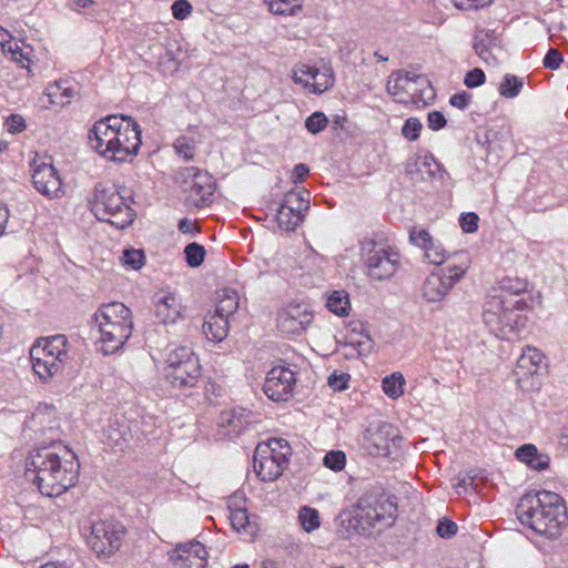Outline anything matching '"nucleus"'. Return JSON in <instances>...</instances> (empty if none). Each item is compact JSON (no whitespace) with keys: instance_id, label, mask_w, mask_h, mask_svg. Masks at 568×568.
I'll use <instances>...</instances> for the list:
<instances>
[{"instance_id":"obj_60","label":"nucleus","mask_w":568,"mask_h":568,"mask_svg":"<svg viewBox=\"0 0 568 568\" xmlns=\"http://www.w3.org/2000/svg\"><path fill=\"white\" fill-rule=\"evenodd\" d=\"M8 219H9L8 209L6 206H0V233L4 232Z\"/></svg>"},{"instance_id":"obj_61","label":"nucleus","mask_w":568,"mask_h":568,"mask_svg":"<svg viewBox=\"0 0 568 568\" xmlns=\"http://www.w3.org/2000/svg\"><path fill=\"white\" fill-rule=\"evenodd\" d=\"M10 38V34L7 30L0 27V47L6 48V42Z\"/></svg>"},{"instance_id":"obj_49","label":"nucleus","mask_w":568,"mask_h":568,"mask_svg":"<svg viewBox=\"0 0 568 568\" xmlns=\"http://www.w3.org/2000/svg\"><path fill=\"white\" fill-rule=\"evenodd\" d=\"M349 375L343 372H334L328 377V385L334 390H344L348 386Z\"/></svg>"},{"instance_id":"obj_1","label":"nucleus","mask_w":568,"mask_h":568,"mask_svg":"<svg viewBox=\"0 0 568 568\" xmlns=\"http://www.w3.org/2000/svg\"><path fill=\"white\" fill-rule=\"evenodd\" d=\"M80 464L61 442L37 445L26 458V476L43 496L58 497L75 485Z\"/></svg>"},{"instance_id":"obj_39","label":"nucleus","mask_w":568,"mask_h":568,"mask_svg":"<svg viewBox=\"0 0 568 568\" xmlns=\"http://www.w3.org/2000/svg\"><path fill=\"white\" fill-rule=\"evenodd\" d=\"M523 85L521 79L514 74H506L499 84L498 92L505 98L513 99L519 94Z\"/></svg>"},{"instance_id":"obj_6","label":"nucleus","mask_w":568,"mask_h":568,"mask_svg":"<svg viewBox=\"0 0 568 568\" xmlns=\"http://www.w3.org/2000/svg\"><path fill=\"white\" fill-rule=\"evenodd\" d=\"M94 216L116 229H125L133 220V210L125 203L114 185L98 184L89 200Z\"/></svg>"},{"instance_id":"obj_42","label":"nucleus","mask_w":568,"mask_h":568,"mask_svg":"<svg viewBox=\"0 0 568 568\" xmlns=\"http://www.w3.org/2000/svg\"><path fill=\"white\" fill-rule=\"evenodd\" d=\"M184 254L190 267H199L203 263L206 252L204 246L191 243L185 246Z\"/></svg>"},{"instance_id":"obj_53","label":"nucleus","mask_w":568,"mask_h":568,"mask_svg":"<svg viewBox=\"0 0 568 568\" xmlns=\"http://www.w3.org/2000/svg\"><path fill=\"white\" fill-rule=\"evenodd\" d=\"M485 73L481 69L475 68L465 75L464 83L468 88H476L485 82Z\"/></svg>"},{"instance_id":"obj_41","label":"nucleus","mask_w":568,"mask_h":568,"mask_svg":"<svg viewBox=\"0 0 568 568\" xmlns=\"http://www.w3.org/2000/svg\"><path fill=\"white\" fill-rule=\"evenodd\" d=\"M298 520L306 532L316 530L321 525L318 511L310 507L301 508L298 513Z\"/></svg>"},{"instance_id":"obj_45","label":"nucleus","mask_w":568,"mask_h":568,"mask_svg":"<svg viewBox=\"0 0 568 568\" xmlns=\"http://www.w3.org/2000/svg\"><path fill=\"white\" fill-rule=\"evenodd\" d=\"M422 128L423 125L418 119L409 118L402 128V134L409 141H416L420 135Z\"/></svg>"},{"instance_id":"obj_56","label":"nucleus","mask_w":568,"mask_h":568,"mask_svg":"<svg viewBox=\"0 0 568 568\" xmlns=\"http://www.w3.org/2000/svg\"><path fill=\"white\" fill-rule=\"evenodd\" d=\"M458 9H478L489 4L493 0H452Z\"/></svg>"},{"instance_id":"obj_15","label":"nucleus","mask_w":568,"mask_h":568,"mask_svg":"<svg viewBox=\"0 0 568 568\" xmlns=\"http://www.w3.org/2000/svg\"><path fill=\"white\" fill-rule=\"evenodd\" d=\"M141 145V131L132 119L122 118V124L118 125L115 139L112 142L105 159L115 162H124L134 156Z\"/></svg>"},{"instance_id":"obj_54","label":"nucleus","mask_w":568,"mask_h":568,"mask_svg":"<svg viewBox=\"0 0 568 568\" xmlns=\"http://www.w3.org/2000/svg\"><path fill=\"white\" fill-rule=\"evenodd\" d=\"M458 527L454 521L442 520L438 523L436 531L442 538H450L457 534Z\"/></svg>"},{"instance_id":"obj_5","label":"nucleus","mask_w":568,"mask_h":568,"mask_svg":"<svg viewBox=\"0 0 568 568\" xmlns=\"http://www.w3.org/2000/svg\"><path fill=\"white\" fill-rule=\"evenodd\" d=\"M69 348V341L63 334L39 338L30 348L33 373L42 382H50L67 365Z\"/></svg>"},{"instance_id":"obj_10","label":"nucleus","mask_w":568,"mask_h":568,"mask_svg":"<svg viewBox=\"0 0 568 568\" xmlns=\"http://www.w3.org/2000/svg\"><path fill=\"white\" fill-rule=\"evenodd\" d=\"M396 513V506L385 496L364 494L354 510L353 527L366 531L376 524L389 525Z\"/></svg>"},{"instance_id":"obj_27","label":"nucleus","mask_w":568,"mask_h":568,"mask_svg":"<svg viewBox=\"0 0 568 568\" xmlns=\"http://www.w3.org/2000/svg\"><path fill=\"white\" fill-rule=\"evenodd\" d=\"M227 507L230 509V521L232 528L244 535H252L254 528L250 521L247 509L245 507V495L243 491H235L227 499Z\"/></svg>"},{"instance_id":"obj_59","label":"nucleus","mask_w":568,"mask_h":568,"mask_svg":"<svg viewBox=\"0 0 568 568\" xmlns=\"http://www.w3.org/2000/svg\"><path fill=\"white\" fill-rule=\"evenodd\" d=\"M179 230L184 234H192V235H194L199 231V229L195 226V224L187 219H182L179 222Z\"/></svg>"},{"instance_id":"obj_34","label":"nucleus","mask_w":568,"mask_h":568,"mask_svg":"<svg viewBox=\"0 0 568 568\" xmlns=\"http://www.w3.org/2000/svg\"><path fill=\"white\" fill-rule=\"evenodd\" d=\"M2 52L10 55V59L18 63L21 68H29L32 48L23 42H18L11 37L6 42Z\"/></svg>"},{"instance_id":"obj_46","label":"nucleus","mask_w":568,"mask_h":568,"mask_svg":"<svg viewBox=\"0 0 568 568\" xmlns=\"http://www.w3.org/2000/svg\"><path fill=\"white\" fill-rule=\"evenodd\" d=\"M4 126L10 134H19L27 128L26 120L20 114H11L4 121Z\"/></svg>"},{"instance_id":"obj_16","label":"nucleus","mask_w":568,"mask_h":568,"mask_svg":"<svg viewBox=\"0 0 568 568\" xmlns=\"http://www.w3.org/2000/svg\"><path fill=\"white\" fill-rule=\"evenodd\" d=\"M292 79L301 84L308 93L322 94L334 85L335 78L331 65L321 67L297 64L292 70Z\"/></svg>"},{"instance_id":"obj_40","label":"nucleus","mask_w":568,"mask_h":568,"mask_svg":"<svg viewBox=\"0 0 568 568\" xmlns=\"http://www.w3.org/2000/svg\"><path fill=\"white\" fill-rule=\"evenodd\" d=\"M121 264L134 271L140 270L145 263V255L142 250L126 248L121 256Z\"/></svg>"},{"instance_id":"obj_32","label":"nucleus","mask_w":568,"mask_h":568,"mask_svg":"<svg viewBox=\"0 0 568 568\" xmlns=\"http://www.w3.org/2000/svg\"><path fill=\"white\" fill-rule=\"evenodd\" d=\"M516 457L536 470H542L549 465V457L538 453V449L532 444H526L518 447L515 452Z\"/></svg>"},{"instance_id":"obj_8","label":"nucleus","mask_w":568,"mask_h":568,"mask_svg":"<svg viewBox=\"0 0 568 568\" xmlns=\"http://www.w3.org/2000/svg\"><path fill=\"white\" fill-rule=\"evenodd\" d=\"M290 456L291 446L285 439L272 438L260 443L254 453V470L261 480L274 481L283 474Z\"/></svg>"},{"instance_id":"obj_7","label":"nucleus","mask_w":568,"mask_h":568,"mask_svg":"<svg viewBox=\"0 0 568 568\" xmlns=\"http://www.w3.org/2000/svg\"><path fill=\"white\" fill-rule=\"evenodd\" d=\"M469 257L455 258L450 265L430 272L422 283L420 296L428 304L442 303L467 274Z\"/></svg>"},{"instance_id":"obj_51","label":"nucleus","mask_w":568,"mask_h":568,"mask_svg":"<svg viewBox=\"0 0 568 568\" xmlns=\"http://www.w3.org/2000/svg\"><path fill=\"white\" fill-rule=\"evenodd\" d=\"M191 11L192 6L187 0H176L172 4V14L178 20H184Z\"/></svg>"},{"instance_id":"obj_64","label":"nucleus","mask_w":568,"mask_h":568,"mask_svg":"<svg viewBox=\"0 0 568 568\" xmlns=\"http://www.w3.org/2000/svg\"><path fill=\"white\" fill-rule=\"evenodd\" d=\"M312 263H315L318 260H322V256H320L313 248H310L308 255L306 257Z\"/></svg>"},{"instance_id":"obj_9","label":"nucleus","mask_w":568,"mask_h":568,"mask_svg":"<svg viewBox=\"0 0 568 568\" xmlns=\"http://www.w3.org/2000/svg\"><path fill=\"white\" fill-rule=\"evenodd\" d=\"M386 90L398 103L426 104L434 98L429 81L412 72L392 73L387 80Z\"/></svg>"},{"instance_id":"obj_18","label":"nucleus","mask_w":568,"mask_h":568,"mask_svg":"<svg viewBox=\"0 0 568 568\" xmlns=\"http://www.w3.org/2000/svg\"><path fill=\"white\" fill-rule=\"evenodd\" d=\"M544 355L535 347L527 346L514 368L516 383L523 390H534L539 387V371Z\"/></svg>"},{"instance_id":"obj_48","label":"nucleus","mask_w":568,"mask_h":568,"mask_svg":"<svg viewBox=\"0 0 568 568\" xmlns=\"http://www.w3.org/2000/svg\"><path fill=\"white\" fill-rule=\"evenodd\" d=\"M479 217L474 212L463 213L459 217V225L465 233H475L478 230Z\"/></svg>"},{"instance_id":"obj_13","label":"nucleus","mask_w":568,"mask_h":568,"mask_svg":"<svg viewBox=\"0 0 568 568\" xmlns=\"http://www.w3.org/2000/svg\"><path fill=\"white\" fill-rule=\"evenodd\" d=\"M310 192L292 191L285 194L276 214L278 227L285 232H294L305 219L310 209Z\"/></svg>"},{"instance_id":"obj_52","label":"nucleus","mask_w":568,"mask_h":568,"mask_svg":"<svg viewBox=\"0 0 568 568\" xmlns=\"http://www.w3.org/2000/svg\"><path fill=\"white\" fill-rule=\"evenodd\" d=\"M564 61L562 54L557 49H550L544 58V67L557 70Z\"/></svg>"},{"instance_id":"obj_31","label":"nucleus","mask_w":568,"mask_h":568,"mask_svg":"<svg viewBox=\"0 0 568 568\" xmlns=\"http://www.w3.org/2000/svg\"><path fill=\"white\" fill-rule=\"evenodd\" d=\"M44 95L49 102L45 108L65 106L74 97V90L67 85V81H55L47 87Z\"/></svg>"},{"instance_id":"obj_25","label":"nucleus","mask_w":568,"mask_h":568,"mask_svg":"<svg viewBox=\"0 0 568 568\" xmlns=\"http://www.w3.org/2000/svg\"><path fill=\"white\" fill-rule=\"evenodd\" d=\"M122 124V118L108 116L94 123L89 133L90 146L100 155L105 158L109 149L115 139L118 125Z\"/></svg>"},{"instance_id":"obj_43","label":"nucleus","mask_w":568,"mask_h":568,"mask_svg":"<svg viewBox=\"0 0 568 568\" xmlns=\"http://www.w3.org/2000/svg\"><path fill=\"white\" fill-rule=\"evenodd\" d=\"M323 464L331 470L341 471L345 467L346 455L342 450H331L324 456Z\"/></svg>"},{"instance_id":"obj_14","label":"nucleus","mask_w":568,"mask_h":568,"mask_svg":"<svg viewBox=\"0 0 568 568\" xmlns=\"http://www.w3.org/2000/svg\"><path fill=\"white\" fill-rule=\"evenodd\" d=\"M123 535L124 528L121 524L99 520L92 525L88 544L99 557H110L119 550Z\"/></svg>"},{"instance_id":"obj_4","label":"nucleus","mask_w":568,"mask_h":568,"mask_svg":"<svg viewBox=\"0 0 568 568\" xmlns=\"http://www.w3.org/2000/svg\"><path fill=\"white\" fill-rule=\"evenodd\" d=\"M99 327L98 345L104 355L122 349L133 329L132 312L123 303L102 305L94 314Z\"/></svg>"},{"instance_id":"obj_20","label":"nucleus","mask_w":568,"mask_h":568,"mask_svg":"<svg viewBox=\"0 0 568 568\" xmlns=\"http://www.w3.org/2000/svg\"><path fill=\"white\" fill-rule=\"evenodd\" d=\"M32 181L34 187L49 199H60L64 194L61 179L55 168L45 159H34L32 164Z\"/></svg>"},{"instance_id":"obj_30","label":"nucleus","mask_w":568,"mask_h":568,"mask_svg":"<svg viewBox=\"0 0 568 568\" xmlns=\"http://www.w3.org/2000/svg\"><path fill=\"white\" fill-rule=\"evenodd\" d=\"M346 344L353 347L359 356L368 355L374 346V341L362 324H356L346 334Z\"/></svg>"},{"instance_id":"obj_33","label":"nucleus","mask_w":568,"mask_h":568,"mask_svg":"<svg viewBox=\"0 0 568 568\" xmlns=\"http://www.w3.org/2000/svg\"><path fill=\"white\" fill-rule=\"evenodd\" d=\"M229 331V320L215 313L209 314L203 323V332L211 341L221 342Z\"/></svg>"},{"instance_id":"obj_57","label":"nucleus","mask_w":568,"mask_h":568,"mask_svg":"<svg viewBox=\"0 0 568 568\" xmlns=\"http://www.w3.org/2000/svg\"><path fill=\"white\" fill-rule=\"evenodd\" d=\"M450 104L459 110H464L470 102V94L467 92L456 93L450 97Z\"/></svg>"},{"instance_id":"obj_21","label":"nucleus","mask_w":568,"mask_h":568,"mask_svg":"<svg viewBox=\"0 0 568 568\" xmlns=\"http://www.w3.org/2000/svg\"><path fill=\"white\" fill-rule=\"evenodd\" d=\"M313 322V313L307 306L298 303H290L277 316V327L285 334L300 335L307 329Z\"/></svg>"},{"instance_id":"obj_50","label":"nucleus","mask_w":568,"mask_h":568,"mask_svg":"<svg viewBox=\"0 0 568 568\" xmlns=\"http://www.w3.org/2000/svg\"><path fill=\"white\" fill-rule=\"evenodd\" d=\"M32 420L36 424L43 425L45 422H53L55 424V409L53 407L45 406L39 408L32 416Z\"/></svg>"},{"instance_id":"obj_22","label":"nucleus","mask_w":568,"mask_h":568,"mask_svg":"<svg viewBox=\"0 0 568 568\" xmlns=\"http://www.w3.org/2000/svg\"><path fill=\"white\" fill-rule=\"evenodd\" d=\"M295 376L284 366L273 367L265 378L264 393L274 402H286L293 393Z\"/></svg>"},{"instance_id":"obj_28","label":"nucleus","mask_w":568,"mask_h":568,"mask_svg":"<svg viewBox=\"0 0 568 568\" xmlns=\"http://www.w3.org/2000/svg\"><path fill=\"white\" fill-rule=\"evenodd\" d=\"M183 307L180 300L170 292H162L155 297V315L164 325H173L182 317Z\"/></svg>"},{"instance_id":"obj_26","label":"nucleus","mask_w":568,"mask_h":568,"mask_svg":"<svg viewBox=\"0 0 568 568\" xmlns=\"http://www.w3.org/2000/svg\"><path fill=\"white\" fill-rule=\"evenodd\" d=\"M407 173L414 181H432L443 180L446 172L432 154H425L408 163Z\"/></svg>"},{"instance_id":"obj_62","label":"nucleus","mask_w":568,"mask_h":568,"mask_svg":"<svg viewBox=\"0 0 568 568\" xmlns=\"http://www.w3.org/2000/svg\"><path fill=\"white\" fill-rule=\"evenodd\" d=\"M41 568H70L63 562H47Z\"/></svg>"},{"instance_id":"obj_23","label":"nucleus","mask_w":568,"mask_h":568,"mask_svg":"<svg viewBox=\"0 0 568 568\" xmlns=\"http://www.w3.org/2000/svg\"><path fill=\"white\" fill-rule=\"evenodd\" d=\"M172 568H206L207 551L199 541L179 544L169 552Z\"/></svg>"},{"instance_id":"obj_24","label":"nucleus","mask_w":568,"mask_h":568,"mask_svg":"<svg viewBox=\"0 0 568 568\" xmlns=\"http://www.w3.org/2000/svg\"><path fill=\"white\" fill-rule=\"evenodd\" d=\"M367 440L372 444V454L377 456L390 457L398 448L403 438L398 430L388 423H381L376 428L368 430Z\"/></svg>"},{"instance_id":"obj_11","label":"nucleus","mask_w":568,"mask_h":568,"mask_svg":"<svg viewBox=\"0 0 568 568\" xmlns=\"http://www.w3.org/2000/svg\"><path fill=\"white\" fill-rule=\"evenodd\" d=\"M200 369L199 359L189 347H178L168 355L165 377L175 387L195 385Z\"/></svg>"},{"instance_id":"obj_12","label":"nucleus","mask_w":568,"mask_h":568,"mask_svg":"<svg viewBox=\"0 0 568 568\" xmlns=\"http://www.w3.org/2000/svg\"><path fill=\"white\" fill-rule=\"evenodd\" d=\"M363 260L368 275L374 280L389 278L399 264L398 254L390 248L374 242L363 245Z\"/></svg>"},{"instance_id":"obj_37","label":"nucleus","mask_w":568,"mask_h":568,"mask_svg":"<svg viewBox=\"0 0 568 568\" xmlns=\"http://www.w3.org/2000/svg\"><path fill=\"white\" fill-rule=\"evenodd\" d=\"M239 308V295L235 291L223 290L221 298L217 303L215 314L229 320Z\"/></svg>"},{"instance_id":"obj_63","label":"nucleus","mask_w":568,"mask_h":568,"mask_svg":"<svg viewBox=\"0 0 568 568\" xmlns=\"http://www.w3.org/2000/svg\"><path fill=\"white\" fill-rule=\"evenodd\" d=\"M73 2L80 8H87L93 4L95 0H73Z\"/></svg>"},{"instance_id":"obj_47","label":"nucleus","mask_w":568,"mask_h":568,"mask_svg":"<svg viewBox=\"0 0 568 568\" xmlns=\"http://www.w3.org/2000/svg\"><path fill=\"white\" fill-rule=\"evenodd\" d=\"M174 149L175 152L186 161L192 160L194 156L195 148L184 136L176 139Z\"/></svg>"},{"instance_id":"obj_55","label":"nucleus","mask_w":568,"mask_h":568,"mask_svg":"<svg viewBox=\"0 0 568 568\" xmlns=\"http://www.w3.org/2000/svg\"><path fill=\"white\" fill-rule=\"evenodd\" d=\"M428 128L433 131L440 130L446 124L444 114L439 111H432L427 116Z\"/></svg>"},{"instance_id":"obj_17","label":"nucleus","mask_w":568,"mask_h":568,"mask_svg":"<svg viewBox=\"0 0 568 568\" xmlns=\"http://www.w3.org/2000/svg\"><path fill=\"white\" fill-rule=\"evenodd\" d=\"M409 239L414 245L424 251L425 258L433 265H450L455 258L468 257L463 252H448L443 244L433 239L429 232L425 229L414 227L409 232Z\"/></svg>"},{"instance_id":"obj_29","label":"nucleus","mask_w":568,"mask_h":568,"mask_svg":"<svg viewBox=\"0 0 568 568\" xmlns=\"http://www.w3.org/2000/svg\"><path fill=\"white\" fill-rule=\"evenodd\" d=\"M475 51L478 57L487 64H498V52H500V41L488 31H479L476 36Z\"/></svg>"},{"instance_id":"obj_58","label":"nucleus","mask_w":568,"mask_h":568,"mask_svg":"<svg viewBox=\"0 0 568 568\" xmlns=\"http://www.w3.org/2000/svg\"><path fill=\"white\" fill-rule=\"evenodd\" d=\"M308 172L310 170L305 164H297L292 172L294 183L303 182L308 175Z\"/></svg>"},{"instance_id":"obj_38","label":"nucleus","mask_w":568,"mask_h":568,"mask_svg":"<svg viewBox=\"0 0 568 568\" xmlns=\"http://www.w3.org/2000/svg\"><path fill=\"white\" fill-rule=\"evenodd\" d=\"M274 14L293 16L302 9L301 0H264Z\"/></svg>"},{"instance_id":"obj_35","label":"nucleus","mask_w":568,"mask_h":568,"mask_svg":"<svg viewBox=\"0 0 568 568\" xmlns=\"http://www.w3.org/2000/svg\"><path fill=\"white\" fill-rule=\"evenodd\" d=\"M326 307L328 308L329 312L334 313L337 316H347L351 311V301L348 293L345 291L332 292L327 297Z\"/></svg>"},{"instance_id":"obj_44","label":"nucleus","mask_w":568,"mask_h":568,"mask_svg":"<svg viewBox=\"0 0 568 568\" xmlns=\"http://www.w3.org/2000/svg\"><path fill=\"white\" fill-rule=\"evenodd\" d=\"M328 123L327 116L323 112H314L305 121V128L312 134L322 132Z\"/></svg>"},{"instance_id":"obj_3","label":"nucleus","mask_w":568,"mask_h":568,"mask_svg":"<svg viewBox=\"0 0 568 568\" xmlns=\"http://www.w3.org/2000/svg\"><path fill=\"white\" fill-rule=\"evenodd\" d=\"M520 523L540 535L555 537L566 521V508L558 494H526L517 505Z\"/></svg>"},{"instance_id":"obj_19","label":"nucleus","mask_w":568,"mask_h":568,"mask_svg":"<svg viewBox=\"0 0 568 568\" xmlns=\"http://www.w3.org/2000/svg\"><path fill=\"white\" fill-rule=\"evenodd\" d=\"M182 178L184 191L191 204L202 206L211 200L215 191V181L209 172L197 168H186L182 172Z\"/></svg>"},{"instance_id":"obj_2","label":"nucleus","mask_w":568,"mask_h":568,"mask_svg":"<svg viewBox=\"0 0 568 568\" xmlns=\"http://www.w3.org/2000/svg\"><path fill=\"white\" fill-rule=\"evenodd\" d=\"M532 301L526 280L504 277L484 304L483 321L496 337L511 339L525 328L527 317L521 312Z\"/></svg>"},{"instance_id":"obj_36","label":"nucleus","mask_w":568,"mask_h":568,"mask_svg":"<svg viewBox=\"0 0 568 568\" xmlns=\"http://www.w3.org/2000/svg\"><path fill=\"white\" fill-rule=\"evenodd\" d=\"M406 381L402 373L395 372L382 381L383 392L392 399L402 397L405 393Z\"/></svg>"}]
</instances>
